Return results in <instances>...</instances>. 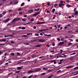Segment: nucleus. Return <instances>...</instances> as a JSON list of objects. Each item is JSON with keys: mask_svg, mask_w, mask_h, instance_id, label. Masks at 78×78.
<instances>
[{"mask_svg": "<svg viewBox=\"0 0 78 78\" xmlns=\"http://www.w3.org/2000/svg\"><path fill=\"white\" fill-rule=\"evenodd\" d=\"M73 67V66H69L66 67V69H70V68H72V67Z\"/></svg>", "mask_w": 78, "mask_h": 78, "instance_id": "9d476101", "label": "nucleus"}, {"mask_svg": "<svg viewBox=\"0 0 78 78\" xmlns=\"http://www.w3.org/2000/svg\"><path fill=\"white\" fill-rule=\"evenodd\" d=\"M60 3H61V4H62V3H63V1H60Z\"/></svg>", "mask_w": 78, "mask_h": 78, "instance_id": "37998d69", "label": "nucleus"}, {"mask_svg": "<svg viewBox=\"0 0 78 78\" xmlns=\"http://www.w3.org/2000/svg\"><path fill=\"white\" fill-rule=\"evenodd\" d=\"M35 36H39V34H35Z\"/></svg>", "mask_w": 78, "mask_h": 78, "instance_id": "473e14b6", "label": "nucleus"}, {"mask_svg": "<svg viewBox=\"0 0 78 78\" xmlns=\"http://www.w3.org/2000/svg\"><path fill=\"white\" fill-rule=\"evenodd\" d=\"M11 55H12V56H14V53H11Z\"/></svg>", "mask_w": 78, "mask_h": 78, "instance_id": "7c9ffc66", "label": "nucleus"}, {"mask_svg": "<svg viewBox=\"0 0 78 78\" xmlns=\"http://www.w3.org/2000/svg\"><path fill=\"white\" fill-rule=\"evenodd\" d=\"M47 12L48 13H50V11H48V10H47Z\"/></svg>", "mask_w": 78, "mask_h": 78, "instance_id": "603ef678", "label": "nucleus"}, {"mask_svg": "<svg viewBox=\"0 0 78 78\" xmlns=\"http://www.w3.org/2000/svg\"><path fill=\"white\" fill-rule=\"evenodd\" d=\"M41 44H40L37 45H36L35 46V47H41Z\"/></svg>", "mask_w": 78, "mask_h": 78, "instance_id": "9b49d317", "label": "nucleus"}, {"mask_svg": "<svg viewBox=\"0 0 78 78\" xmlns=\"http://www.w3.org/2000/svg\"><path fill=\"white\" fill-rule=\"evenodd\" d=\"M9 20V19L8 18L6 20H4V22L5 23H6V22H8Z\"/></svg>", "mask_w": 78, "mask_h": 78, "instance_id": "6e6552de", "label": "nucleus"}, {"mask_svg": "<svg viewBox=\"0 0 78 78\" xmlns=\"http://www.w3.org/2000/svg\"><path fill=\"white\" fill-rule=\"evenodd\" d=\"M33 28H34V29H36V26H34L33 27Z\"/></svg>", "mask_w": 78, "mask_h": 78, "instance_id": "5fc2aeb1", "label": "nucleus"}, {"mask_svg": "<svg viewBox=\"0 0 78 78\" xmlns=\"http://www.w3.org/2000/svg\"><path fill=\"white\" fill-rule=\"evenodd\" d=\"M60 62H61L62 61H63V60L62 59L61 60H60Z\"/></svg>", "mask_w": 78, "mask_h": 78, "instance_id": "774afa93", "label": "nucleus"}, {"mask_svg": "<svg viewBox=\"0 0 78 78\" xmlns=\"http://www.w3.org/2000/svg\"><path fill=\"white\" fill-rule=\"evenodd\" d=\"M20 20V18H14L13 20L12 21V22H11V23H14L15 22H16V21H17V20Z\"/></svg>", "mask_w": 78, "mask_h": 78, "instance_id": "f257e3e1", "label": "nucleus"}, {"mask_svg": "<svg viewBox=\"0 0 78 78\" xmlns=\"http://www.w3.org/2000/svg\"><path fill=\"white\" fill-rule=\"evenodd\" d=\"M22 20L23 21H25V19H22Z\"/></svg>", "mask_w": 78, "mask_h": 78, "instance_id": "338daca9", "label": "nucleus"}, {"mask_svg": "<svg viewBox=\"0 0 78 78\" xmlns=\"http://www.w3.org/2000/svg\"><path fill=\"white\" fill-rule=\"evenodd\" d=\"M43 23V22H39V23H36V24L37 25H38V24H42Z\"/></svg>", "mask_w": 78, "mask_h": 78, "instance_id": "ddd939ff", "label": "nucleus"}, {"mask_svg": "<svg viewBox=\"0 0 78 78\" xmlns=\"http://www.w3.org/2000/svg\"><path fill=\"white\" fill-rule=\"evenodd\" d=\"M76 8H74V12H75V11H76Z\"/></svg>", "mask_w": 78, "mask_h": 78, "instance_id": "a19ab883", "label": "nucleus"}, {"mask_svg": "<svg viewBox=\"0 0 78 78\" xmlns=\"http://www.w3.org/2000/svg\"><path fill=\"white\" fill-rule=\"evenodd\" d=\"M34 63H36V62H37V60H35L34 61Z\"/></svg>", "mask_w": 78, "mask_h": 78, "instance_id": "2f4dec72", "label": "nucleus"}, {"mask_svg": "<svg viewBox=\"0 0 78 78\" xmlns=\"http://www.w3.org/2000/svg\"><path fill=\"white\" fill-rule=\"evenodd\" d=\"M45 75V73H41V75Z\"/></svg>", "mask_w": 78, "mask_h": 78, "instance_id": "b1692460", "label": "nucleus"}, {"mask_svg": "<svg viewBox=\"0 0 78 78\" xmlns=\"http://www.w3.org/2000/svg\"><path fill=\"white\" fill-rule=\"evenodd\" d=\"M54 51H54V50L51 51V53H52V52H54Z\"/></svg>", "mask_w": 78, "mask_h": 78, "instance_id": "680f3d73", "label": "nucleus"}, {"mask_svg": "<svg viewBox=\"0 0 78 78\" xmlns=\"http://www.w3.org/2000/svg\"><path fill=\"white\" fill-rule=\"evenodd\" d=\"M47 5H48V6H50V4L49 2L47 3Z\"/></svg>", "mask_w": 78, "mask_h": 78, "instance_id": "c03bdc74", "label": "nucleus"}, {"mask_svg": "<svg viewBox=\"0 0 78 78\" xmlns=\"http://www.w3.org/2000/svg\"><path fill=\"white\" fill-rule=\"evenodd\" d=\"M69 41H73V40L72 39H69Z\"/></svg>", "mask_w": 78, "mask_h": 78, "instance_id": "0e129e2a", "label": "nucleus"}, {"mask_svg": "<svg viewBox=\"0 0 78 78\" xmlns=\"http://www.w3.org/2000/svg\"><path fill=\"white\" fill-rule=\"evenodd\" d=\"M40 12H39L35 13H34V14L33 15V16H37V15H38V14H39Z\"/></svg>", "mask_w": 78, "mask_h": 78, "instance_id": "20e7f679", "label": "nucleus"}, {"mask_svg": "<svg viewBox=\"0 0 78 78\" xmlns=\"http://www.w3.org/2000/svg\"><path fill=\"white\" fill-rule=\"evenodd\" d=\"M68 45H69H69H72V43H68Z\"/></svg>", "mask_w": 78, "mask_h": 78, "instance_id": "393cba45", "label": "nucleus"}, {"mask_svg": "<svg viewBox=\"0 0 78 78\" xmlns=\"http://www.w3.org/2000/svg\"><path fill=\"white\" fill-rule=\"evenodd\" d=\"M72 30H69L68 31V33H72Z\"/></svg>", "mask_w": 78, "mask_h": 78, "instance_id": "aec40b11", "label": "nucleus"}, {"mask_svg": "<svg viewBox=\"0 0 78 78\" xmlns=\"http://www.w3.org/2000/svg\"><path fill=\"white\" fill-rule=\"evenodd\" d=\"M59 7H62V4H59Z\"/></svg>", "mask_w": 78, "mask_h": 78, "instance_id": "412c9836", "label": "nucleus"}, {"mask_svg": "<svg viewBox=\"0 0 78 78\" xmlns=\"http://www.w3.org/2000/svg\"><path fill=\"white\" fill-rule=\"evenodd\" d=\"M77 74H78V72L77 73H76L75 74H74L73 75H70V76H74V75H76Z\"/></svg>", "mask_w": 78, "mask_h": 78, "instance_id": "a211bd4d", "label": "nucleus"}, {"mask_svg": "<svg viewBox=\"0 0 78 78\" xmlns=\"http://www.w3.org/2000/svg\"><path fill=\"white\" fill-rule=\"evenodd\" d=\"M38 41L40 42H44L45 41V40L44 39H38Z\"/></svg>", "mask_w": 78, "mask_h": 78, "instance_id": "f03ea898", "label": "nucleus"}, {"mask_svg": "<svg viewBox=\"0 0 78 78\" xmlns=\"http://www.w3.org/2000/svg\"><path fill=\"white\" fill-rule=\"evenodd\" d=\"M14 37V36L12 35H7V36H6V35H5L4 36V37Z\"/></svg>", "mask_w": 78, "mask_h": 78, "instance_id": "1a4fd4ad", "label": "nucleus"}, {"mask_svg": "<svg viewBox=\"0 0 78 78\" xmlns=\"http://www.w3.org/2000/svg\"><path fill=\"white\" fill-rule=\"evenodd\" d=\"M25 5V3L23 2L21 4V6H23V5Z\"/></svg>", "mask_w": 78, "mask_h": 78, "instance_id": "f3484780", "label": "nucleus"}, {"mask_svg": "<svg viewBox=\"0 0 78 78\" xmlns=\"http://www.w3.org/2000/svg\"><path fill=\"white\" fill-rule=\"evenodd\" d=\"M6 39H0V42H6Z\"/></svg>", "mask_w": 78, "mask_h": 78, "instance_id": "0eeeda50", "label": "nucleus"}, {"mask_svg": "<svg viewBox=\"0 0 78 78\" xmlns=\"http://www.w3.org/2000/svg\"><path fill=\"white\" fill-rule=\"evenodd\" d=\"M18 70H20V67H18L17 68Z\"/></svg>", "mask_w": 78, "mask_h": 78, "instance_id": "052dcab7", "label": "nucleus"}, {"mask_svg": "<svg viewBox=\"0 0 78 78\" xmlns=\"http://www.w3.org/2000/svg\"><path fill=\"white\" fill-rule=\"evenodd\" d=\"M24 44H25V45H29V43H24Z\"/></svg>", "mask_w": 78, "mask_h": 78, "instance_id": "8fccbe9b", "label": "nucleus"}, {"mask_svg": "<svg viewBox=\"0 0 78 78\" xmlns=\"http://www.w3.org/2000/svg\"><path fill=\"white\" fill-rule=\"evenodd\" d=\"M24 17H27V15H24Z\"/></svg>", "mask_w": 78, "mask_h": 78, "instance_id": "a18cd8bd", "label": "nucleus"}, {"mask_svg": "<svg viewBox=\"0 0 78 78\" xmlns=\"http://www.w3.org/2000/svg\"><path fill=\"white\" fill-rule=\"evenodd\" d=\"M41 70V69H35V70H34V73H35V72H39V71H40Z\"/></svg>", "mask_w": 78, "mask_h": 78, "instance_id": "423d86ee", "label": "nucleus"}, {"mask_svg": "<svg viewBox=\"0 0 78 78\" xmlns=\"http://www.w3.org/2000/svg\"><path fill=\"white\" fill-rule=\"evenodd\" d=\"M32 75H31V76H29L28 77V78H32Z\"/></svg>", "mask_w": 78, "mask_h": 78, "instance_id": "49530a36", "label": "nucleus"}, {"mask_svg": "<svg viewBox=\"0 0 78 78\" xmlns=\"http://www.w3.org/2000/svg\"><path fill=\"white\" fill-rule=\"evenodd\" d=\"M60 51H61V52L60 53H62L63 50H60Z\"/></svg>", "mask_w": 78, "mask_h": 78, "instance_id": "13d9d810", "label": "nucleus"}, {"mask_svg": "<svg viewBox=\"0 0 78 78\" xmlns=\"http://www.w3.org/2000/svg\"><path fill=\"white\" fill-rule=\"evenodd\" d=\"M47 29H42V30H39V31H47Z\"/></svg>", "mask_w": 78, "mask_h": 78, "instance_id": "2eb2a0df", "label": "nucleus"}, {"mask_svg": "<svg viewBox=\"0 0 78 78\" xmlns=\"http://www.w3.org/2000/svg\"><path fill=\"white\" fill-rule=\"evenodd\" d=\"M55 61L54 60H51V62H54Z\"/></svg>", "mask_w": 78, "mask_h": 78, "instance_id": "4d7b16f0", "label": "nucleus"}, {"mask_svg": "<svg viewBox=\"0 0 78 78\" xmlns=\"http://www.w3.org/2000/svg\"><path fill=\"white\" fill-rule=\"evenodd\" d=\"M8 25H11V24L9 23L8 24Z\"/></svg>", "mask_w": 78, "mask_h": 78, "instance_id": "e2e57ef3", "label": "nucleus"}, {"mask_svg": "<svg viewBox=\"0 0 78 78\" xmlns=\"http://www.w3.org/2000/svg\"><path fill=\"white\" fill-rule=\"evenodd\" d=\"M27 35H30V34H32L31 33H28L27 34Z\"/></svg>", "mask_w": 78, "mask_h": 78, "instance_id": "72a5a7b5", "label": "nucleus"}, {"mask_svg": "<svg viewBox=\"0 0 78 78\" xmlns=\"http://www.w3.org/2000/svg\"><path fill=\"white\" fill-rule=\"evenodd\" d=\"M3 15H2V14H0V17H2Z\"/></svg>", "mask_w": 78, "mask_h": 78, "instance_id": "3c124183", "label": "nucleus"}, {"mask_svg": "<svg viewBox=\"0 0 78 78\" xmlns=\"http://www.w3.org/2000/svg\"><path fill=\"white\" fill-rule=\"evenodd\" d=\"M43 56L40 57H39V59H41V58H43Z\"/></svg>", "mask_w": 78, "mask_h": 78, "instance_id": "864d4df0", "label": "nucleus"}, {"mask_svg": "<svg viewBox=\"0 0 78 78\" xmlns=\"http://www.w3.org/2000/svg\"><path fill=\"white\" fill-rule=\"evenodd\" d=\"M19 72H20V71H19L15 72V73H19Z\"/></svg>", "mask_w": 78, "mask_h": 78, "instance_id": "5701e85b", "label": "nucleus"}, {"mask_svg": "<svg viewBox=\"0 0 78 78\" xmlns=\"http://www.w3.org/2000/svg\"><path fill=\"white\" fill-rule=\"evenodd\" d=\"M58 28H59V27H61V25H58Z\"/></svg>", "mask_w": 78, "mask_h": 78, "instance_id": "4c0bfd02", "label": "nucleus"}, {"mask_svg": "<svg viewBox=\"0 0 78 78\" xmlns=\"http://www.w3.org/2000/svg\"><path fill=\"white\" fill-rule=\"evenodd\" d=\"M43 69H44V70H48V69L47 68H45V67H44L43 68Z\"/></svg>", "mask_w": 78, "mask_h": 78, "instance_id": "a878e982", "label": "nucleus"}, {"mask_svg": "<svg viewBox=\"0 0 78 78\" xmlns=\"http://www.w3.org/2000/svg\"><path fill=\"white\" fill-rule=\"evenodd\" d=\"M78 69V66L74 68V69Z\"/></svg>", "mask_w": 78, "mask_h": 78, "instance_id": "79ce46f5", "label": "nucleus"}, {"mask_svg": "<svg viewBox=\"0 0 78 78\" xmlns=\"http://www.w3.org/2000/svg\"><path fill=\"white\" fill-rule=\"evenodd\" d=\"M51 36V34H49V35H47V37H49L50 36Z\"/></svg>", "mask_w": 78, "mask_h": 78, "instance_id": "c756f323", "label": "nucleus"}, {"mask_svg": "<svg viewBox=\"0 0 78 78\" xmlns=\"http://www.w3.org/2000/svg\"><path fill=\"white\" fill-rule=\"evenodd\" d=\"M55 9H53L52 10V12H55Z\"/></svg>", "mask_w": 78, "mask_h": 78, "instance_id": "4be33fe9", "label": "nucleus"}, {"mask_svg": "<svg viewBox=\"0 0 78 78\" xmlns=\"http://www.w3.org/2000/svg\"><path fill=\"white\" fill-rule=\"evenodd\" d=\"M30 21H34V19H31L30 20Z\"/></svg>", "mask_w": 78, "mask_h": 78, "instance_id": "69168bd1", "label": "nucleus"}, {"mask_svg": "<svg viewBox=\"0 0 78 78\" xmlns=\"http://www.w3.org/2000/svg\"><path fill=\"white\" fill-rule=\"evenodd\" d=\"M34 73V70H30L27 72V73L28 74H29V73Z\"/></svg>", "mask_w": 78, "mask_h": 78, "instance_id": "7ed1b4c3", "label": "nucleus"}, {"mask_svg": "<svg viewBox=\"0 0 78 78\" xmlns=\"http://www.w3.org/2000/svg\"><path fill=\"white\" fill-rule=\"evenodd\" d=\"M14 41H11V44H14Z\"/></svg>", "mask_w": 78, "mask_h": 78, "instance_id": "c9c22d12", "label": "nucleus"}, {"mask_svg": "<svg viewBox=\"0 0 78 78\" xmlns=\"http://www.w3.org/2000/svg\"><path fill=\"white\" fill-rule=\"evenodd\" d=\"M59 58H64V56H62L61 55L59 56Z\"/></svg>", "mask_w": 78, "mask_h": 78, "instance_id": "f704fd0d", "label": "nucleus"}, {"mask_svg": "<svg viewBox=\"0 0 78 78\" xmlns=\"http://www.w3.org/2000/svg\"><path fill=\"white\" fill-rule=\"evenodd\" d=\"M6 13V11H5L3 12V13H2V14H3V15H5V14Z\"/></svg>", "mask_w": 78, "mask_h": 78, "instance_id": "dca6fc26", "label": "nucleus"}, {"mask_svg": "<svg viewBox=\"0 0 78 78\" xmlns=\"http://www.w3.org/2000/svg\"><path fill=\"white\" fill-rule=\"evenodd\" d=\"M25 27H23L22 28V30H25Z\"/></svg>", "mask_w": 78, "mask_h": 78, "instance_id": "bb28decb", "label": "nucleus"}, {"mask_svg": "<svg viewBox=\"0 0 78 78\" xmlns=\"http://www.w3.org/2000/svg\"><path fill=\"white\" fill-rule=\"evenodd\" d=\"M78 11H77L75 12L74 15H77V14H78Z\"/></svg>", "mask_w": 78, "mask_h": 78, "instance_id": "4468645a", "label": "nucleus"}, {"mask_svg": "<svg viewBox=\"0 0 78 78\" xmlns=\"http://www.w3.org/2000/svg\"><path fill=\"white\" fill-rule=\"evenodd\" d=\"M52 45H53V46H55V44H54V43H52Z\"/></svg>", "mask_w": 78, "mask_h": 78, "instance_id": "6e6d98bb", "label": "nucleus"}, {"mask_svg": "<svg viewBox=\"0 0 78 78\" xmlns=\"http://www.w3.org/2000/svg\"><path fill=\"white\" fill-rule=\"evenodd\" d=\"M57 40H58V41H60V38H57Z\"/></svg>", "mask_w": 78, "mask_h": 78, "instance_id": "e433bc0d", "label": "nucleus"}, {"mask_svg": "<svg viewBox=\"0 0 78 78\" xmlns=\"http://www.w3.org/2000/svg\"><path fill=\"white\" fill-rule=\"evenodd\" d=\"M46 47H50V46L49 44H48L46 45Z\"/></svg>", "mask_w": 78, "mask_h": 78, "instance_id": "de8ad7c7", "label": "nucleus"}, {"mask_svg": "<svg viewBox=\"0 0 78 78\" xmlns=\"http://www.w3.org/2000/svg\"><path fill=\"white\" fill-rule=\"evenodd\" d=\"M23 37H27V35H22Z\"/></svg>", "mask_w": 78, "mask_h": 78, "instance_id": "6ab92c4d", "label": "nucleus"}, {"mask_svg": "<svg viewBox=\"0 0 78 78\" xmlns=\"http://www.w3.org/2000/svg\"><path fill=\"white\" fill-rule=\"evenodd\" d=\"M64 44V42H60L59 43V44H58V45H60V46H61L62 45H63Z\"/></svg>", "mask_w": 78, "mask_h": 78, "instance_id": "39448f33", "label": "nucleus"}, {"mask_svg": "<svg viewBox=\"0 0 78 78\" xmlns=\"http://www.w3.org/2000/svg\"><path fill=\"white\" fill-rule=\"evenodd\" d=\"M28 12L29 13H31V12H33V10H29Z\"/></svg>", "mask_w": 78, "mask_h": 78, "instance_id": "f8f14e48", "label": "nucleus"}, {"mask_svg": "<svg viewBox=\"0 0 78 78\" xmlns=\"http://www.w3.org/2000/svg\"><path fill=\"white\" fill-rule=\"evenodd\" d=\"M56 6H58V4H55V5H54V6L55 8H56Z\"/></svg>", "mask_w": 78, "mask_h": 78, "instance_id": "cd10ccee", "label": "nucleus"}, {"mask_svg": "<svg viewBox=\"0 0 78 78\" xmlns=\"http://www.w3.org/2000/svg\"><path fill=\"white\" fill-rule=\"evenodd\" d=\"M66 6L69 8V7H70V5H67Z\"/></svg>", "mask_w": 78, "mask_h": 78, "instance_id": "c85d7f7f", "label": "nucleus"}, {"mask_svg": "<svg viewBox=\"0 0 78 78\" xmlns=\"http://www.w3.org/2000/svg\"><path fill=\"white\" fill-rule=\"evenodd\" d=\"M5 45V44H2V43H0V45Z\"/></svg>", "mask_w": 78, "mask_h": 78, "instance_id": "58836bf2", "label": "nucleus"}, {"mask_svg": "<svg viewBox=\"0 0 78 78\" xmlns=\"http://www.w3.org/2000/svg\"><path fill=\"white\" fill-rule=\"evenodd\" d=\"M17 3H18V2H15L14 5H16V4H17Z\"/></svg>", "mask_w": 78, "mask_h": 78, "instance_id": "09e8293b", "label": "nucleus"}, {"mask_svg": "<svg viewBox=\"0 0 78 78\" xmlns=\"http://www.w3.org/2000/svg\"><path fill=\"white\" fill-rule=\"evenodd\" d=\"M78 72V71H76L73 73H76V72Z\"/></svg>", "mask_w": 78, "mask_h": 78, "instance_id": "bf43d9fd", "label": "nucleus"}, {"mask_svg": "<svg viewBox=\"0 0 78 78\" xmlns=\"http://www.w3.org/2000/svg\"><path fill=\"white\" fill-rule=\"evenodd\" d=\"M75 54H76V53H73V54H71V55H75Z\"/></svg>", "mask_w": 78, "mask_h": 78, "instance_id": "ea45409f", "label": "nucleus"}]
</instances>
